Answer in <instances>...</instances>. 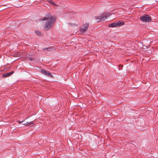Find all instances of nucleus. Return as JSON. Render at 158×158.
I'll return each mask as SVG.
<instances>
[{
  "mask_svg": "<svg viewBox=\"0 0 158 158\" xmlns=\"http://www.w3.org/2000/svg\"><path fill=\"white\" fill-rule=\"evenodd\" d=\"M56 19V18L55 17L52 16L49 14L46 15V17L43 19H40V21L47 20L44 28V30L47 31L51 28V26L54 24Z\"/></svg>",
  "mask_w": 158,
  "mask_h": 158,
  "instance_id": "nucleus-1",
  "label": "nucleus"
},
{
  "mask_svg": "<svg viewBox=\"0 0 158 158\" xmlns=\"http://www.w3.org/2000/svg\"><path fill=\"white\" fill-rule=\"evenodd\" d=\"M89 25V23H88L82 25V27L80 28L79 29L80 33L81 34H84L85 33L88 29Z\"/></svg>",
  "mask_w": 158,
  "mask_h": 158,
  "instance_id": "nucleus-2",
  "label": "nucleus"
},
{
  "mask_svg": "<svg viewBox=\"0 0 158 158\" xmlns=\"http://www.w3.org/2000/svg\"><path fill=\"white\" fill-rule=\"evenodd\" d=\"M140 20L144 22H148L151 21L152 20L151 17L148 15H145L140 17Z\"/></svg>",
  "mask_w": 158,
  "mask_h": 158,
  "instance_id": "nucleus-3",
  "label": "nucleus"
},
{
  "mask_svg": "<svg viewBox=\"0 0 158 158\" xmlns=\"http://www.w3.org/2000/svg\"><path fill=\"white\" fill-rule=\"evenodd\" d=\"M124 24V23L123 22H121L119 21H118L117 23H111L109 25L108 27H120L121 26Z\"/></svg>",
  "mask_w": 158,
  "mask_h": 158,
  "instance_id": "nucleus-4",
  "label": "nucleus"
},
{
  "mask_svg": "<svg viewBox=\"0 0 158 158\" xmlns=\"http://www.w3.org/2000/svg\"><path fill=\"white\" fill-rule=\"evenodd\" d=\"M106 13H105V14H102V15H99L98 16L95 17V19L96 20H104L106 19L107 16L108 15V14L106 13Z\"/></svg>",
  "mask_w": 158,
  "mask_h": 158,
  "instance_id": "nucleus-5",
  "label": "nucleus"
},
{
  "mask_svg": "<svg viewBox=\"0 0 158 158\" xmlns=\"http://www.w3.org/2000/svg\"><path fill=\"white\" fill-rule=\"evenodd\" d=\"M40 72L44 75L48 77H52L53 76L48 71L42 69L41 70Z\"/></svg>",
  "mask_w": 158,
  "mask_h": 158,
  "instance_id": "nucleus-6",
  "label": "nucleus"
},
{
  "mask_svg": "<svg viewBox=\"0 0 158 158\" xmlns=\"http://www.w3.org/2000/svg\"><path fill=\"white\" fill-rule=\"evenodd\" d=\"M14 73V72L13 71H12L11 72L8 73H4L2 75V77H9L12 74Z\"/></svg>",
  "mask_w": 158,
  "mask_h": 158,
  "instance_id": "nucleus-7",
  "label": "nucleus"
},
{
  "mask_svg": "<svg viewBox=\"0 0 158 158\" xmlns=\"http://www.w3.org/2000/svg\"><path fill=\"white\" fill-rule=\"evenodd\" d=\"M33 124V123L32 122H27V123H25V124H24V125H28L29 124Z\"/></svg>",
  "mask_w": 158,
  "mask_h": 158,
  "instance_id": "nucleus-8",
  "label": "nucleus"
},
{
  "mask_svg": "<svg viewBox=\"0 0 158 158\" xmlns=\"http://www.w3.org/2000/svg\"><path fill=\"white\" fill-rule=\"evenodd\" d=\"M49 2L50 3V4H51V5H54V6H56V4L54 2H53L51 1H49Z\"/></svg>",
  "mask_w": 158,
  "mask_h": 158,
  "instance_id": "nucleus-9",
  "label": "nucleus"
},
{
  "mask_svg": "<svg viewBox=\"0 0 158 158\" xmlns=\"http://www.w3.org/2000/svg\"><path fill=\"white\" fill-rule=\"evenodd\" d=\"M35 33L37 34L38 35H40L41 34V33L40 31H35Z\"/></svg>",
  "mask_w": 158,
  "mask_h": 158,
  "instance_id": "nucleus-10",
  "label": "nucleus"
},
{
  "mask_svg": "<svg viewBox=\"0 0 158 158\" xmlns=\"http://www.w3.org/2000/svg\"><path fill=\"white\" fill-rule=\"evenodd\" d=\"M24 121V120H23L22 121H21V122L19 121V124H20V123H22L23 122V121Z\"/></svg>",
  "mask_w": 158,
  "mask_h": 158,
  "instance_id": "nucleus-11",
  "label": "nucleus"
},
{
  "mask_svg": "<svg viewBox=\"0 0 158 158\" xmlns=\"http://www.w3.org/2000/svg\"><path fill=\"white\" fill-rule=\"evenodd\" d=\"M49 48H44V50H48V49H49Z\"/></svg>",
  "mask_w": 158,
  "mask_h": 158,
  "instance_id": "nucleus-12",
  "label": "nucleus"
},
{
  "mask_svg": "<svg viewBox=\"0 0 158 158\" xmlns=\"http://www.w3.org/2000/svg\"><path fill=\"white\" fill-rule=\"evenodd\" d=\"M100 20H98V21H97V22H100Z\"/></svg>",
  "mask_w": 158,
  "mask_h": 158,
  "instance_id": "nucleus-13",
  "label": "nucleus"
}]
</instances>
